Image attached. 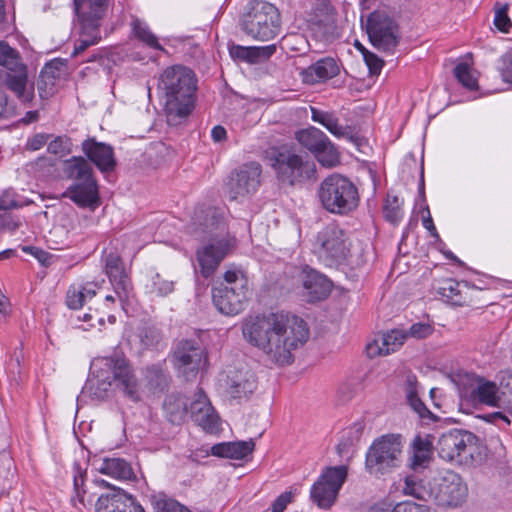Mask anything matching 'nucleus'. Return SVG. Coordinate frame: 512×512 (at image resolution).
I'll return each instance as SVG.
<instances>
[{
	"label": "nucleus",
	"instance_id": "f257e3e1",
	"mask_svg": "<svg viewBox=\"0 0 512 512\" xmlns=\"http://www.w3.org/2000/svg\"><path fill=\"white\" fill-rule=\"evenodd\" d=\"M242 333L250 344L262 350L278 365L292 363V351L309 338L306 322L285 312L250 316L243 323Z\"/></svg>",
	"mask_w": 512,
	"mask_h": 512
},
{
	"label": "nucleus",
	"instance_id": "f03ea898",
	"mask_svg": "<svg viewBox=\"0 0 512 512\" xmlns=\"http://www.w3.org/2000/svg\"><path fill=\"white\" fill-rule=\"evenodd\" d=\"M195 73L183 65L167 67L158 77L157 92L170 125L190 115L196 101Z\"/></svg>",
	"mask_w": 512,
	"mask_h": 512
},
{
	"label": "nucleus",
	"instance_id": "7ed1b4c3",
	"mask_svg": "<svg viewBox=\"0 0 512 512\" xmlns=\"http://www.w3.org/2000/svg\"><path fill=\"white\" fill-rule=\"evenodd\" d=\"M90 373L83 392L91 399H106L115 384L130 400H140L137 379L125 357L116 354L96 358L91 362Z\"/></svg>",
	"mask_w": 512,
	"mask_h": 512
},
{
	"label": "nucleus",
	"instance_id": "20e7f679",
	"mask_svg": "<svg viewBox=\"0 0 512 512\" xmlns=\"http://www.w3.org/2000/svg\"><path fill=\"white\" fill-rule=\"evenodd\" d=\"M226 232L222 215L214 208L201 210L195 214L191 233L209 243L197 250V260L204 277H209L234 245V238Z\"/></svg>",
	"mask_w": 512,
	"mask_h": 512
},
{
	"label": "nucleus",
	"instance_id": "39448f33",
	"mask_svg": "<svg viewBox=\"0 0 512 512\" xmlns=\"http://www.w3.org/2000/svg\"><path fill=\"white\" fill-rule=\"evenodd\" d=\"M402 491L405 495L446 507L460 505L468 494L467 485L452 470L440 471L435 476L420 481L406 477Z\"/></svg>",
	"mask_w": 512,
	"mask_h": 512
},
{
	"label": "nucleus",
	"instance_id": "423d86ee",
	"mask_svg": "<svg viewBox=\"0 0 512 512\" xmlns=\"http://www.w3.org/2000/svg\"><path fill=\"white\" fill-rule=\"evenodd\" d=\"M62 171L73 183L62 194L81 208L95 210L100 205L97 181L93 168L83 157H72L63 162Z\"/></svg>",
	"mask_w": 512,
	"mask_h": 512
},
{
	"label": "nucleus",
	"instance_id": "0eeeda50",
	"mask_svg": "<svg viewBox=\"0 0 512 512\" xmlns=\"http://www.w3.org/2000/svg\"><path fill=\"white\" fill-rule=\"evenodd\" d=\"M318 196L323 208L336 215H348L359 205L356 185L347 177L332 174L320 184Z\"/></svg>",
	"mask_w": 512,
	"mask_h": 512
},
{
	"label": "nucleus",
	"instance_id": "6e6552de",
	"mask_svg": "<svg viewBox=\"0 0 512 512\" xmlns=\"http://www.w3.org/2000/svg\"><path fill=\"white\" fill-rule=\"evenodd\" d=\"M265 160L274 169L279 181L295 185L314 176L315 163L307 156L286 148L265 151Z\"/></svg>",
	"mask_w": 512,
	"mask_h": 512
},
{
	"label": "nucleus",
	"instance_id": "1a4fd4ad",
	"mask_svg": "<svg viewBox=\"0 0 512 512\" xmlns=\"http://www.w3.org/2000/svg\"><path fill=\"white\" fill-rule=\"evenodd\" d=\"M224 281L213 288V303L224 315H238L245 309L250 296L248 279L240 271L229 270L224 274Z\"/></svg>",
	"mask_w": 512,
	"mask_h": 512
},
{
	"label": "nucleus",
	"instance_id": "9d476101",
	"mask_svg": "<svg viewBox=\"0 0 512 512\" xmlns=\"http://www.w3.org/2000/svg\"><path fill=\"white\" fill-rule=\"evenodd\" d=\"M241 28L246 35L254 40H272L281 30L280 12L271 3L255 2L242 16Z\"/></svg>",
	"mask_w": 512,
	"mask_h": 512
},
{
	"label": "nucleus",
	"instance_id": "9b49d317",
	"mask_svg": "<svg viewBox=\"0 0 512 512\" xmlns=\"http://www.w3.org/2000/svg\"><path fill=\"white\" fill-rule=\"evenodd\" d=\"M479 439L473 433L452 429L438 440L439 456L446 461H456L460 464L471 463L479 454Z\"/></svg>",
	"mask_w": 512,
	"mask_h": 512
},
{
	"label": "nucleus",
	"instance_id": "f8f14e48",
	"mask_svg": "<svg viewBox=\"0 0 512 512\" xmlns=\"http://www.w3.org/2000/svg\"><path fill=\"white\" fill-rule=\"evenodd\" d=\"M366 32L373 47L393 54L400 42V31L396 20L387 12L376 10L369 14Z\"/></svg>",
	"mask_w": 512,
	"mask_h": 512
},
{
	"label": "nucleus",
	"instance_id": "ddd939ff",
	"mask_svg": "<svg viewBox=\"0 0 512 512\" xmlns=\"http://www.w3.org/2000/svg\"><path fill=\"white\" fill-rule=\"evenodd\" d=\"M316 247L320 259L326 265L335 266L348 261L350 255L349 239L338 225L331 223L318 232Z\"/></svg>",
	"mask_w": 512,
	"mask_h": 512
},
{
	"label": "nucleus",
	"instance_id": "4468645a",
	"mask_svg": "<svg viewBox=\"0 0 512 512\" xmlns=\"http://www.w3.org/2000/svg\"><path fill=\"white\" fill-rule=\"evenodd\" d=\"M401 435H385L376 440L366 454V467L370 472L385 473L400 465L402 456Z\"/></svg>",
	"mask_w": 512,
	"mask_h": 512
},
{
	"label": "nucleus",
	"instance_id": "2eb2a0df",
	"mask_svg": "<svg viewBox=\"0 0 512 512\" xmlns=\"http://www.w3.org/2000/svg\"><path fill=\"white\" fill-rule=\"evenodd\" d=\"M347 478L345 466L328 467L312 485L310 499L320 509H329Z\"/></svg>",
	"mask_w": 512,
	"mask_h": 512
},
{
	"label": "nucleus",
	"instance_id": "dca6fc26",
	"mask_svg": "<svg viewBox=\"0 0 512 512\" xmlns=\"http://www.w3.org/2000/svg\"><path fill=\"white\" fill-rule=\"evenodd\" d=\"M261 165L250 162L231 172L225 185L230 200H241L254 194L260 187Z\"/></svg>",
	"mask_w": 512,
	"mask_h": 512
},
{
	"label": "nucleus",
	"instance_id": "f3484780",
	"mask_svg": "<svg viewBox=\"0 0 512 512\" xmlns=\"http://www.w3.org/2000/svg\"><path fill=\"white\" fill-rule=\"evenodd\" d=\"M205 360L204 349L196 340L179 341L173 352V364L186 380L196 376Z\"/></svg>",
	"mask_w": 512,
	"mask_h": 512
},
{
	"label": "nucleus",
	"instance_id": "a211bd4d",
	"mask_svg": "<svg viewBox=\"0 0 512 512\" xmlns=\"http://www.w3.org/2000/svg\"><path fill=\"white\" fill-rule=\"evenodd\" d=\"M188 407L191 419L204 431L208 433L219 431V416L203 389L199 388L193 398L188 400Z\"/></svg>",
	"mask_w": 512,
	"mask_h": 512
},
{
	"label": "nucleus",
	"instance_id": "6ab92c4d",
	"mask_svg": "<svg viewBox=\"0 0 512 512\" xmlns=\"http://www.w3.org/2000/svg\"><path fill=\"white\" fill-rule=\"evenodd\" d=\"M226 393L234 399L248 398L257 388L254 373L247 367L229 369L224 380Z\"/></svg>",
	"mask_w": 512,
	"mask_h": 512
},
{
	"label": "nucleus",
	"instance_id": "aec40b11",
	"mask_svg": "<svg viewBox=\"0 0 512 512\" xmlns=\"http://www.w3.org/2000/svg\"><path fill=\"white\" fill-rule=\"evenodd\" d=\"M109 487L107 493L101 494L95 504L96 512H145L132 496L119 488Z\"/></svg>",
	"mask_w": 512,
	"mask_h": 512
},
{
	"label": "nucleus",
	"instance_id": "412c9836",
	"mask_svg": "<svg viewBox=\"0 0 512 512\" xmlns=\"http://www.w3.org/2000/svg\"><path fill=\"white\" fill-rule=\"evenodd\" d=\"M80 26L91 31L100 28L108 8V0H74Z\"/></svg>",
	"mask_w": 512,
	"mask_h": 512
},
{
	"label": "nucleus",
	"instance_id": "4be33fe9",
	"mask_svg": "<svg viewBox=\"0 0 512 512\" xmlns=\"http://www.w3.org/2000/svg\"><path fill=\"white\" fill-rule=\"evenodd\" d=\"M304 296L308 302L325 299L331 292L332 283L324 275L313 269L306 268L301 273Z\"/></svg>",
	"mask_w": 512,
	"mask_h": 512
},
{
	"label": "nucleus",
	"instance_id": "5701e85b",
	"mask_svg": "<svg viewBox=\"0 0 512 512\" xmlns=\"http://www.w3.org/2000/svg\"><path fill=\"white\" fill-rule=\"evenodd\" d=\"M465 397L473 404H484L493 407H500L502 403H506L500 396L497 385L483 378H478L470 389L465 391Z\"/></svg>",
	"mask_w": 512,
	"mask_h": 512
},
{
	"label": "nucleus",
	"instance_id": "b1692460",
	"mask_svg": "<svg viewBox=\"0 0 512 512\" xmlns=\"http://www.w3.org/2000/svg\"><path fill=\"white\" fill-rule=\"evenodd\" d=\"M82 149L90 161L102 172L113 171L116 166L113 148L105 143L88 139L82 143Z\"/></svg>",
	"mask_w": 512,
	"mask_h": 512
},
{
	"label": "nucleus",
	"instance_id": "393cba45",
	"mask_svg": "<svg viewBox=\"0 0 512 512\" xmlns=\"http://www.w3.org/2000/svg\"><path fill=\"white\" fill-rule=\"evenodd\" d=\"M339 72L340 67L336 60L332 57H324L303 69L300 75L305 84L313 85L332 79L336 77Z\"/></svg>",
	"mask_w": 512,
	"mask_h": 512
},
{
	"label": "nucleus",
	"instance_id": "a878e982",
	"mask_svg": "<svg viewBox=\"0 0 512 512\" xmlns=\"http://www.w3.org/2000/svg\"><path fill=\"white\" fill-rule=\"evenodd\" d=\"M407 338L406 332L399 329H393L376 338L366 347L369 357L389 355L398 350Z\"/></svg>",
	"mask_w": 512,
	"mask_h": 512
},
{
	"label": "nucleus",
	"instance_id": "bb28decb",
	"mask_svg": "<svg viewBox=\"0 0 512 512\" xmlns=\"http://www.w3.org/2000/svg\"><path fill=\"white\" fill-rule=\"evenodd\" d=\"M311 119L324 126L337 138H346L355 145H360V138L352 133L350 127L339 125L338 118L333 112H327L311 107Z\"/></svg>",
	"mask_w": 512,
	"mask_h": 512
},
{
	"label": "nucleus",
	"instance_id": "cd10ccee",
	"mask_svg": "<svg viewBox=\"0 0 512 512\" xmlns=\"http://www.w3.org/2000/svg\"><path fill=\"white\" fill-rule=\"evenodd\" d=\"M105 271L119 298L127 296L130 283L123 262L117 254L110 253L106 256Z\"/></svg>",
	"mask_w": 512,
	"mask_h": 512
},
{
	"label": "nucleus",
	"instance_id": "c85d7f7f",
	"mask_svg": "<svg viewBox=\"0 0 512 512\" xmlns=\"http://www.w3.org/2000/svg\"><path fill=\"white\" fill-rule=\"evenodd\" d=\"M276 52V45L250 46L231 45L229 47L230 56L234 60L255 64L262 60L269 59Z\"/></svg>",
	"mask_w": 512,
	"mask_h": 512
},
{
	"label": "nucleus",
	"instance_id": "c756f323",
	"mask_svg": "<svg viewBox=\"0 0 512 512\" xmlns=\"http://www.w3.org/2000/svg\"><path fill=\"white\" fill-rule=\"evenodd\" d=\"M165 417L172 424H181L188 415V399L179 393L166 396L163 403Z\"/></svg>",
	"mask_w": 512,
	"mask_h": 512
},
{
	"label": "nucleus",
	"instance_id": "7c9ffc66",
	"mask_svg": "<svg viewBox=\"0 0 512 512\" xmlns=\"http://www.w3.org/2000/svg\"><path fill=\"white\" fill-rule=\"evenodd\" d=\"M433 445V436L426 434L425 436L417 435L411 444L412 457L410 466L417 470L427 466L431 459Z\"/></svg>",
	"mask_w": 512,
	"mask_h": 512
},
{
	"label": "nucleus",
	"instance_id": "2f4dec72",
	"mask_svg": "<svg viewBox=\"0 0 512 512\" xmlns=\"http://www.w3.org/2000/svg\"><path fill=\"white\" fill-rule=\"evenodd\" d=\"M255 444L252 440L219 443L211 448V453L218 457L243 459L254 450Z\"/></svg>",
	"mask_w": 512,
	"mask_h": 512
},
{
	"label": "nucleus",
	"instance_id": "473e14b6",
	"mask_svg": "<svg viewBox=\"0 0 512 512\" xmlns=\"http://www.w3.org/2000/svg\"><path fill=\"white\" fill-rule=\"evenodd\" d=\"M99 471L121 480H131L134 478L131 465L121 458L104 459Z\"/></svg>",
	"mask_w": 512,
	"mask_h": 512
},
{
	"label": "nucleus",
	"instance_id": "72a5a7b5",
	"mask_svg": "<svg viewBox=\"0 0 512 512\" xmlns=\"http://www.w3.org/2000/svg\"><path fill=\"white\" fill-rule=\"evenodd\" d=\"M298 142L313 154L327 143L329 138L320 129L309 127L296 134Z\"/></svg>",
	"mask_w": 512,
	"mask_h": 512
},
{
	"label": "nucleus",
	"instance_id": "f704fd0d",
	"mask_svg": "<svg viewBox=\"0 0 512 512\" xmlns=\"http://www.w3.org/2000/svg\"><path fill=\"white\" fill-rule=\"evenodd\" d=\"M6 86L15 93L22 102H30L33 99V88H27V75L7 74L5 79Z\"/></svg>",
	"mask_w": 512,
	"mask_h": 512
},
{
	"label": "nucleus",
	"instance_id": "c9c22d12",
	"mask_svg": "<svg viewBox=\"0 0 512 512\" xmlns=\"http://www.w3.org/2000/svg\"><path fill=\"white\" fill-rule=\"evenodd\" d=\"M62 67L63 63L60 60H53L43 67L37 84L41 97H44L42 91H44L46 87H53L55 85V80L60 77Z\"/></svg>",
	"mask_w": 512,
	"mask_h": 512
},
{
	"label": "nucleus",
	"instance_id": "e433bc0d",
	"mask_svg": "<svg viewBox=\"0 0 512 512\" xmlns=\"http://www.w3.org/2000/svg\"><path fill=\"white\" fill-rule=\"evenodd\" d=\"M131 25L133 33L137 39H139L149 48L164 51V48L158 42L157 37L151 32L146 23L136 18L132 21Z\"/></svg>",
	"mask_w": 512,
	"mask_h": 512
},
{
	"label": "nucleus",
	"instance_id": "4c0bfd02",
	"mask_svg": "<svg viewBox=\"0 0 512 512\" xmlns=\"http://www.w3.org/2000/svg\"><path fill=\"white\" fill-rule=\"evenodd\" d=\"M148 385L154 391H163L168 386L169 377L161 365H151L146 370Z\"/></svg>",
	"mask_w": 512,
	"mask_h": 512
},
{
	"label": "nucleus",
	"instance_id": "58836bf2",
	"mask_svg": "<svg viewBox=\"0 0 512 512\" xmlns=\"http://www.w3.org/2000/svg\"><path fill=\"white\" fill-rule=\"evenodd\" d=\"M317 161L324 167H334L340 162V156L330 139L314 153Z\"/></svg>",
	"mask_w": 512,
	"mask_h": 512
},
{
	"label": "nucleus",
	"instance_id": "ea45409f",
	"mask_svg": "<svg viewBox=\"0 0 512 512\" xmlns=\"http://www.w3.org/2000/svg\"><path fill=\"white\" fill-rule=\"evenodd\" d=\"M100 38V31L98 28L89 31L85 29L84 26H80V39L76 42L72 55H79L80 53L85 51L89 46L98 43Z\"/></svg>",
	"mask_w": 512,
	"mask_h": 512
},
{
	"label": "nucleus",
	"instance_id": "a19ab883",
	"mask_svg": "<svg viewBox=\"0 0 512 512\" xmlns=\"http://www.w3.org/2000/svg\"><path fill=\"white\" fill-rule=\"evenodd\" d=\"M454 76L467 89L476 90L478 81L472 68L467 63H459L454 68Z\"/></svg>",
	"mask_w": 512,
	"mask_h": 512
},
{
	"label": "nucleus",
	"instance_id": "79ce46f5",
	"mask_svg": "<svg viewBox=\"0 0 512 512\" xmlns=\"http://www.w3.org/2000/svg\"><path fill=\"white\" fill-rule=\"evenodd\" d=\"M384 217L392 224H397L403 217L402 201L398 196H388L384 206Z\"/></svg>",
	"mask_w": 512,
	"mask_h": 512
},
{
	"label": "nucleus",
	"instance_id": "37998d69",
	"mask_svg": "<svg viewBox=\"0 0 512 512\" xmlns=\"http://www.w3.org/2000/svg\"><path fill=\"white\" fill-rule=\"evenodd\" d=\"M408 402L411 408L418 414L419 418L424 421L426 424L430 422H437L440 418L432 413L425 404L421 401V399L415 395L410 394L408 396Z\"/></svg>",
	"mask_w": 512,
	"mask_h": 512
},
{
	"label": "nucleus",
	"instance_id": "c03bdc74",
	"mask_svg": "<svg viewBox=\"0 0 512 512\" xmlns=\"http://www.w3.org/2000/svg\"><path fill=\"white\" fill-rule=\"evenodd\" d=\"M139 339L144 348L157 347L161 341V332L154 326H144L139 331Z\"/></svg>",
	"mask_w": 512,
	"mask_h": 512
},
{
	"label": "nucleus",
	"instance_id": "a18cd8bd",
	"mask_svg": "<svg viewBox=\"0 0 512 512\" xmlns=\"http://www.w3.org/2000/svg\"><path fill=\"white\" fill-rule=\"evenodd\" d=\"M460 284L453 279H446L441 282L440 286L437 288L438 293L447 298L454 303H458L460 301Z\"/></svg>",
	"mask_w": 512,
	"mask_h": 512
},
{
	"label": "nucleus",
	"instance_id": "49530a36",
	"mask_svg": "<svg viewBox=\"0 0 512 512\" xmlns=\"http://www.w3.org/2000/svg\"><path fill=\"white\" fill-rule=\"evenodd\" d=\"M325 15L323 19H316L315 24L319 28H323V34L326 36H334L336 31L335 15L333 9L329 5H324Z\"/></svg>",
	"mask_w": 512,
	"mask_h": 512
},
{
	"label": "nucleus",
	"instance_id": "de8ad7c7",
	"mask_svg": "<svg viewBox=\"0 0 512 512\" xmlns=\"http://www.w3.org/2000/svg\"><path fill=\"white\" fill-rule=\"evenodd\" d=\"M18 53L8 44L0 41V65L13 69L18 64Z\"/></svg>",
	"mask_w": 512,
	"mask_h": 512
},
{
	"label": "nucleus",
	"instance_id": "09e8293b",
	"mask_svg": "<svg viewBox=\"0 0 512 512\" xmlns=\"http://www.w3.org/2000/svg\"><path fill=\"white\" fill-rule=\"evenodd\" d=\"M174 290V283L171 280L163 278L159 273L151 277V291L159 296H166Z\"/></svg>",
	"mask_w": 512,
	"mask_h": 512
},
{
	"label": "nucleus",
	"instance_id": "8fccbe9b",
	"mask_svg": "<svg viewBox=\"0 0 512 512\" xmlns=\"http://www.w3.org/2000/svg\"><path fill=\"white\" fill-rule=\"evenodd\" d=\"M371 512H430V509L425 505L417 504L412 501H403L397 503L391 511L374 508Z\"/></svg>",
	"mask_w": 512,
	"mask_h": 512
},
{
	"label": "nucleus",
	"instance_id": "3c124183",
	"mask_svg": "<svg viewBox=\"0 0 512 512\" xmlns=\"http://www.w3.org/2000/svg\"><path fill=\"white\" fill-rule=\"evenodd\" d=\"M363 58L369 69V73L371 75H379L383 68L384 61L366 48H363Z\"/></svg>",
	"mask_w": 512,
	"mask_h": 512
},
{
	"label": "nucleus",
	"instance_id": "603ef678",
	"mask_svg": "<svg viewBox=\"0 0 512 512\" xmlns=\"http://www.w3.org/2000/svg\"><path fill=\"white\" fill-rule=\"evenodd\" d=\"M156 512H190L188 508L172 499L158 500L155 503Z\"/></svg>",
	"mask_w": 512,
	"mask_h": 512
},
{
	"label": "nucleus",
	"instance_id": "864d4df0",
	"mask_svg": "<svg viewBox=\"0 0 512 512\" xmlns=\"http://www.w3.org/2000/svg\"><path fill=\"white\" fill-rule=\"evenodd\" d=\"M66 304L70 309L73 310L80 309L85 304L84 296L80 288L72 286L68 289L66 295Z\"/></svg>",
	"mask_w": 512,
	"mask_h": 512
},
{
	"label": "nucleus",
	"instance_id": "5fc2aeb1",
	"mask_svg": "<svg viewBox=\"0 0 512 512\" xmlns=\"http://www.w3.org/2000/svg\"><path fill=\"white\" fill-rule=\"evenodd\" d=\"M508 7L505 5L504 7L498 9L495 13L494 25L501 32H508L511 27V20L507 15Z\"/></svg>",
	"mask_w": 512,
	"mask_h": 512
},
{
	"label": "nucleus",
	"instance_id": "6e6d98bb",
	"mask_svg": "<svg viewBox=\"0 0 512 512\" xmlns=\"http://www.w3.org/2000/svg\"><path fill=\"white\" fill-rule=\"evenodd\" d=\"M21 206L22 204L15 200L12 190H5L0 194V211L15 209Z\"/></svg>",
	"mask_w": 512,
	"mask_h": 512
},
{
	"label": "nucleus",
	"instance_id": "4d7b16f0",
	"mask_svg": "<svg viewBox=\"0 0 512 512\" xmlns=\"http://www.w3.org/2000/svg\"><path fill=\"white\" fill-rule=\"evenodd\" d=\"M432 332L433 328L431 325L425 323H415L410 327L409 332L406 334L407 336L409 335L417 339H423L431 335Z\"/></svg>",
	"mask_w": 512,
	"mask_h": 512
},
{
	"label": "nucleus",
	"instance_id": "13d9d810",
	"mask_svg": "<svg viewBox=\"0 0 512 512\" xmlns=\"http://www.w3.org/2000/svg\"><path fill=\"white\" fill-rule=\"evenodd\" d=\"M22 250L32 254L42 265L47 266L50 264V255L46 251L32 246H24Z\"/></svg>",
	"mask_w": 512,
	"mask_h": 512
},
{
	"label": "nucleus",
	"instance_id": "bf43d9fd",
	"mask_svg": "<svg viewBox=\"0 0 512 512\" xmlns=\"http://www.w3.org/2000/svg\"><path fill=\"white\" fill-rule=\"evenodd\" d=\"M292 499V492H284L275 499V501L272 503L271 508L276 510L277 512H283L286 509L287 505L292 502Z\"/></svg>",
	"mask_w": 512,
	"mask_h": 512
},
{
	"label": "nucleus",
	"instance_id": "052dcab7",
	"mask_svg": "<svg viewBox=\"0 0 512 512\" xmlns=\"http://www.w3.org/2000/svg\"><path fill=\"white\" fill-rule=\"evenodd\" d=\"M73 470H74V479H73L74 489L77 492L78 496H80L81 489L84 485L86 472L81 470L80 465L78 463H74Z\"/></svg>",
	"mask_w": 512,
	"mask_h": 512
},
{
	"label": "nucleus",
	"instance_id": "680f3d73",
	"mask_svg": "<svg viewBox=\"0 0 512 512\" xmlns=\"http://www.w3.org/2000/svg\"><path fill=\"white\" fill-rule=\"evenodd\" d=\"M48 137L44 134H36L28 141V148L36 151L42 148L47 143Z\"/></svg>",
	"mask_w": 512,
	"mask_h": 512
},
{
	"label": "nucleus",
	"instance_id": "e2e57ef3",
	"mask_svg": "<svg viewBox=\"0 0 512 512\" xmlns=\"http://www.w3.org/2000/svg\"><path fill=\"white\" fill-rule=\"evenodd\" d=\"M48 152L52 153V154H61L65 151L66 149V146H65V143H64V139L61 138V137H57L55 138L54 140H52L49 144H48Z\"/></svg>",
	"mask_w": 512,
	"mask_h": 512
},
{
	"label": "nucleus",
	"instance_id": "0e129e2a",
	"mask_svg": "<svg viewBox=\"0 0 512 512\" xmlns=\"http://www.w3.org/2000/svg\"><path fill=\"white\" fill-rule=\"evenodd\" d=\"M425 210H426L427 215L423 216V219H422L423 226L425 227V229H427L430 232L432 237L438 238L439 235H438L436 227L433 223V219L431 217L430 210L428 207H426Z\"/></svg>",
	"mask_w": 512,
	"mask_h": 512
},
{
	"label": "nucleus",
	"instance_id": "69168bd1",
	"mask_svg": "<svg viewBox=\"0 0 512 512\" xmlns=\"http://www.w3.org/2000/svg\"><path fill=\"white\" fill-rule=\"evenodd\" d=\"M227 132L221 125H217L212 128L211 137L214 142H221L226 138Z\"/></svg>",
	"mask_w": 512,
	"mask_h": 512
},
{
	"label": "nucleus",
	"instance_id": "338daca9",
	"mask_svg": "<svg viewBox=\"0 0 512 512\" xmlns=\"http://www.w3.org/2000/svg\"><path fill=\"white\" fill-rule=\"evenodd\" d=\"M485 419L490 422H496V420L500 419V420H503L504 422H506L507 424H510V421H509L507 415L504 414L503 412L490 413L485 416Z\"/></svg>",
	"mask_w": 512,
	"mask_h": 512
},
{
	"label": "nucleus",
	"instance_id": "774afa93",
	"mask_svg": "<svg viewBox=\"0 0 512 512\" xmlns=\"http://www.w3.org/2000/svg\"><path fill=\"white\" fill-rule=\"evenodd\" d=\"M81 292L83 293L85 302L87 300L92 299L96 295V291L92 288H89L87 286L80 288Z\"/></svg>",
	"mask_w": 512,
	"mask_h": 512
}]
</instances>
